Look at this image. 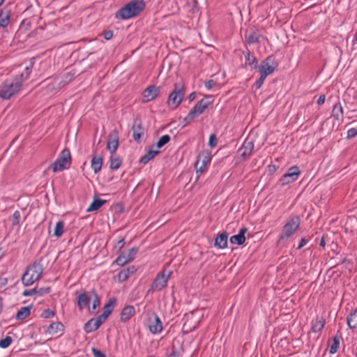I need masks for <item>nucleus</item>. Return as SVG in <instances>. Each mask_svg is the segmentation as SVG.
Returning a JSON list of instances; mask_svg holds the SVG:
<instances>
[{
	"label": "nucleus",
	"mask_w": 357,
	"mask_h": 357,
	"mask_svg": "<svg viewBox=\"0 0 357 357\" xmlns=\"http://www.w3.org/2000/svg\"><path fill=\"white\" fill-rule=\"evenodd\" d=\"M332 116L337 121H342L343 109L340 103H337L333 106L332 110Z\"/></svg>",
	"instance_id": "4be33fe9"
},
{
	"label": "nucleus",
	"mask_w": 357,
	"mask_h": 357,
	"mask_svg": "<svg viewBox=\"0 0 357 357\" xmlns=\"http://www.w3.org/2000/svg\"><path fill=\"white\" fill-rule=\"evenodd\" d=\"M325 325V320L323 317L317 318L315 321L312 322V330L313 332H319L324 328Z\"/></svg>",
	"instance_id": "473e14b6"
},
{
	"label": "nucleus",
	"mask_w": 357,
	"mask_h": 357,
	"mask_svg": "<svg viewBox=\"0 0 357 357\" xmlns=\"http://www.w3.org/2000/svg\"><path fill=\"white\" fill-rule=\"evenodd\" d=\"M135 314V309L132 305L125 306L120 314V319L122 322H126Z\"/></svg>",
	"instance_id": "f3484780"
},
{
	"label": "nucleus",
	"mask_w": 357,
	"mask_h": 357,
	"mask_svg": "<svg viewBox=\"0 0 357 357\" xmlns=\"http://www.w3.org/2000/svg\"><path fill=\"white\" fill-rule=\"evenodd\" d=\"M253 149V142L250 140L246 139L243 142L242 146L238 149V153L241 157L245 160L252 154Z\"/></svg>",
	"instance_id": "f8f14e48"
},
{
	"label": "nucleus",
	"mask_w": 357,
	"mask_h": 357,
	"mask_svg": "<svg viewBox=\"0 0 357 357\" xmlns=\"http://www.w3.org/2000/svg\"><path fill=\"white\" fill-rule=\"evenodd\" d=\"M136 271L134 266L130 267L126 269L121 271L118 274V278L120 281L126 280L131 274H133Z\"/></svg>",
	"instance_id": "393cba45"
},
{
	"label": "nucleus",
	"mask_w": 357,
	"mask_h": 357,
	"mask_svg": "<svg viewBox=\"0 0 357 357\" xmlns=\"http://www.w3.org/2000/svg\"><path fill=\"white\" fill-rule=\"evenodd\" d=\"M247 231L248 229L246 227L241 228L238 234L231 236L230 243L238 245H243L245 241V234Z\"/></svg>",
	"instance_id": "2eb2a0df"
},
{
	"label": "nucleus",
	"mask_w": 357,
	"mask_h": 357,
	"mask_svg": "<svg viewBox=\"0 0 357 357\" xmlns=\"http://www.w3.org/2000/svg\"><path fill=\"white\" fill-rule=\"evenodd\" d=\"M149 328L153 334L158 333L162 331V323L156 314L154 315L153 320L151 319H149Z\"/></svg>",
	"instance_id": "dca6fc26"
},
{
	"label": "nucleus",
	"mask_w": 357,
	"mask_h": 357,
	"mask_svg": "<svg viewBox=\"0 0 357 357\" xmlns=\"http://www.w3.org/2000/svg\"><path fill=\"white\" fill-rule=\"evenodd\" d=\"M228 236L227 232H222L217 236L215 239V246L218 248H225L227 246Z\"/></svg>",
	"instance_id": "6ab92c4d"
},
{
	"label": "nucleus",
	"mask_w": 357,
	"mask_h": 357,
	"mask_svg": "<svg viewBox=\"0 0 357 357\" xmlns=\"http://www.w3.org/2000/svg\"><path fill=\"white\" fill-rule=\"evenodd\" d=\"M4 0H0V6L3 3Z\"/></svg>",
	"instance_id": "338daca9"
},
{
	"label": "nucleus",
	"mask_w": 357,
	"mask_h": 357,
	"mask_svg": "<svg viewBox=\"0 0 357 357\" xmlns=\"http://www.w3.org/2000/svg\"><path fill=\"white\" fill-rule=\"evenodd\" d=\"M347 321L350 328H357V309L349 314L347 319Z\"/></svg>",
	"instance_id": "c756f323"
},
{
	"label": "nucleus",
	"mask_w": 357,
	"mask_h": 357,
	"mask_svg": "<svg viewBox=\"0 0 357 357\" xmlns=\"http://www.w3.org/2000/svg\"><path fill=\"white\" fill-rule=\"evenodd\" d=\"M300 224L301 220L298 215L291 217L284 225L282 232L280 235V239L288 238L291 236L299 229Z\"/></svg>",
	"instance_id": "0eeeda50"
},
{
	"label": "nucleus",
	"mask_w": 357,
	"mask_h": 357,
	"mask_svg": "<svg viewBox=\"0 0 357 357\" xmlns=\"http://www.w3.org/2000/svg\"><path fill=\"white\" fill-rule=\"evenodd\" d=\"M130 261L126 253H121L116 259V263L119 266H124L128 262Z\"/></svg>",
	"instance_id": "4c0bfd02"
},
{
	"label": "nucleus",
	"mask_w": 357,
	"mask_h": 357,
	"mask_svg": "<svg viewBox=\"0 0 357 357\" xmlns=\"http://www.w3.org/2000/svg\"><path fill=\"white\" fill-rule=\"evenodd\" d=\"M63 227L64 223L63 221L57 222L54 227V236L57 238L61 237L63 234Z\"/></svg>",
	"instance_id": "c9c22d12"
},
{
	"label": "nucleus",
	"mask_w": 357,
	"mask_h": 357,
	"mask_svg": "<svg viewBox=\"0 0 357 357\" xmlns=\"http://www.w3.org/2000/svg\"><path fill=\"white\" fill-rule=\"evenodd\" d=\"M102 165V158L100 156L94 155L91 159V168L95 174L98 173Z\"/></svg>",
	"instance_id": "5701e85b"
},
{
	"label": "nucleus",
	"mask_w": 357,
	"mask_h": 357,
	"mask_svg": "<svg viewBox=\"0 0 357 357\" xmlns=\"http://www.w3.org/2000/svg\"><path fill=\"white\" fill-rule=\"evenodd\" d=\"M43 273V267L38 263H33L26 267L22 277V282L24 286H30L38 280Z\"/></svg>",
	"instance_id": "7ed1b4c3"
},
{
	"label": "nucleus",
	"mask_w": 357,
	"mask_h": 357,
	"mask_svg": "<svg viewBox=\"0 0 357 357\" xmlns=\"http://www.w3.org/2000/svg\"><path fill=\"white\" fill-rule=\"evenodd\" d=\"M10 10L3 8L0 11V27H6L10 22Z\"/></svg>",
	"instance_id": "a211bd4d"
},
{
	"label": "nucleus",
	"mask_w": 357,
	"mask_h": 357,
	"mask_svg": "<svg viewBox=\"0 0 357 357\" xmlns=\"http://www.w3.org/2000/svg\"><path fill=\"white\" fill-rule=\"evenodd\" d=\"M71 155L69 149H63L58 158L50 165L54 172H61L70 167Z\"/></svg>",
	"instance_id": "39448f33"
},
{
	"label": "nucleus",
	"mask_w": 357,
	"mask_h": 357,
	"mask_svg": "<svg viewBox=\"0 0 357 357\" xmlns=\"http://www.w3.org/2000/svg\"><path fill=\"white\" fill-rule=\"evenodd\" d=\"M215 82L212 79H209L205 82V87L208 89H211L213 87Z\"/></svg>",
	"instance_id": "6e6d98bb"
},
{
	"label": "nucleus",
	"mask_w": 357,
	"mask_h": 357,
	"mask_svg": "<svg viewBox=\"0 0 357 357\" xmlns=\"http://www.w3.org/2000/svg\"><path fill=\"white\" fill-rule=\"evenodd\" d=\"M92 352L94 357H106V356L102 351L95 348L92 349Z\"/></svg>",
	"instance_id": "864d4df0"
},
{
	"label": "nucleus",
	"mask_w": 357,
	"mask_h": 357,
	"mask_svg": "<svg viewBox=\"0 0 357 357\" xmlns=\"http://www.w3.org/2000/svg\"><path fill=\"white\" fill-rule=\"evenodd\" d=\"M12 338L10 336H6L3 339L0 340V347L2 349H6L12 343Z\"/></svg>",
	"instance_id": "ea45409f"
},
{
	"label": "nucleus",
	"mask_w": 357,
	"mask_h": 357,
	"mask_svg": "<svg viewBox=\"0 0 357 357\" xmlns=\"http://www.w3.org/2000/svg\"><path fill=\"white\" fill-rule=\"evenodd\" d=\"M118 245L120 248H122L124 245V240L122 238L118 241Z\"/></svg>",
	"instance_id": "e2e57ef3"
},
{
	"label": "nucleus",
	"mask_w": 357,
	"mask_h": 357,
	"mask_svg": "<svg viewBox=\"0 0 357 357\" xmlns=\"http://www.w3.org/2000/svg\"><path fill=\"white\" fill-rule=\"evenodd\" d=\"M3 306V298L1 297H0V313L2 312Z\"/></svg>",
	"instance_id": "0e129e2a"
},
{
	"label": "nucleus",
	"mask_w": 357,
	"mask_h": 357,
	"mask_svg": "<svg viewBox=\"0 0 357 357\" xmlns=\"http://www.w3.org/2000/svg\"><path fill=\"white\" fill-rule=\"evenodd\" d=\"M356 40L357 41V31H356Z\"/></svg>",
	"instance_id": "774afa93"
},
{
	"label": "nucleus",
	"mask_w": 357,
	"mask_h": 357,
	"mask_svg": "<svg viewBox=\"0 0 357 357\" xmlns=\"http://www.w3.org/2000/svg\"><path fill=\"white\" fill-rule=\"evenodd\" d=\"M266 77L261 75L259 79L255 83V86L256 88L258 89L259 88H261V86H262L263 83H264V79H266Z\"/></svg>",
	"instance_id": "603ef678"
},
{
	"label": "nucleus",
	"mask_w": 357,
	"mask_h": 357,
	"mask_svg": "<svg viewBox=\"0 0 357 357\" xmlns=\"http://www.w3.org/2000/svg\"><path fill=\"white\" fill-rule=\"evenodd\" d=\"M20 213L18 211H15L13 214L12 224L16 226L20 222Z\"/></svg>",
	"instance_id": "79ce46f5"
},
{
	"label": "nucleus",
	"mask_w": 357,
	"mask_h": 357,
	"mask_svg": "<svg viewBox=\"0 0 357 357\" xmlns=\"http://www.w3.org/2000/svg\"><path fill=\"white\" fill-rule=\"evenodd\" d=\"M196 98V93L195 92H192L189 96H188V100L190 102H192Z\"/></svg>",
	"instance_id": "bf43d9fd"
},
{
	"label": "nucleus",
	"mask_w": 357,
	"mask_h": 357,
	"mask_svg": "<svg viewBox=\"0 0 357 357\" xmlns=\"http://www.w3.org/2000/svg\"><path fill=\"white\" fill-rule=\"evenodd\" d=\"M103 36H104L105 40H110L113 36L112 31L109 30V31H105L103 33Z\"/></svg>",
	"instance_id": "5fc2aeb1"
},
{
	"label": "nucleus",
	"mask_w": 357,
	"mask_h": 357,
	"mask_svg": "<svg viewBox=\"0 0 357 357\" xmlns=\"http://www.w3.org/2000/svg\"><path fill=\"white\" fill-rule=\"evenodd\" d=\"M34 294H36V287L32 289H26L24 290L22 293V295L24 296H31Z\"/></svg>",
	"instance_id": "3c124183"
},
{
	"label": "nucleus",
	"mask_w": 357,
	"mask_h": 357,
	"mask_svg": "<svg viewBox=\"0 0 357 357\" xmlns=\"http://www.w3.org/2000/svg\"><path fill=\"white\" fill-rule=\"evenodd\" d=\"M137 251H138V249L137 248H132L130 250H129L128 253H126V255H127V256L130 259V260L132 261L134 259Z\"/></svg>",
	"instance_id": "49530a36"
},
{
	"label": "nucleus",
	"mask_w": 357,
	"mask_h": 357,
	"mask_svg": "<svg viewBox=\"0 0 357 357\" xmlns=\"http://www.w3.org/2000/svg\"><path fill=\"white\" fill-rule=\"evenodd\" d=\"M202 160V165L201 166L199 167V171L200 172H203V169L205 167L207 162H208V158L206 156H204V155L202 154H199L197 158V161H196V163H195V167L197 168V166L200 162V160Z\"/></svg>",
	"instance_id": "e433bc0d"
},
{
	"label": "nucleus",
	"mask_w": 357,
	"mask_h": 357,
	"mask_svg": "<svg viewBox=\"0 0 357 357\" xmlns=\"http://www.w3.org/2000/svg\"><path fill=\"white\" fill-rule=\"evenodd\" d=\"M307 243V241L305 238H302L299 243V245H298L297 249H301L303 246H305Z\"/></svg>",
	"instance_id": "13d9d810"
},
{
	"label": "nucleus",
	"mask_w": 357,
	"mask_h": 357,
	"mask_svg": "<svg viewBox=\"0 0 357 357\" xmlns=\"http://www.w3.org/2000/svg\"><path fill=\"white\" fill-rule=\"evenodd\" d=\"M324 101H325V96H324V95H321V96H320L319 97V98L317 99V104H318L319 105H323V104H324Z\"/></svg>",
	"instance_id": "4d7b16f0"
},
{
	"label": "nucleus",
	"mask_w": 357,
	"mask_h": 357,
	"mask_svg": "<svg viewBox=\"0 0 357 357\" xmlns=\"http://www.w3.org/2000/svg\"><path fill=\"white\" fill-rule=\"evenodd\" d=\"M63 328L64 326L61 322H54L48 326L46 333L51 335H55L57 334L58 333H61L63 331Z\"/></svg>",
	"instance_id": "412c9836"
},
{
	"label": "nucleus",
	"mask_w": 357,
	"mask_h": 357,
	"mask_svg": "<svg viewBox=\"0 0 357 357\" xmlns=\"http://www.w3.org/2000/svg\"><path fill=\"white\" fill-rule=\"evenodd\" d=\"M33 60H34V58H31V63H30V66H26L25 68V71H26V77L24 78V80L26 79L29 75H30L31 73V69L33 68Z\"/></svg>",
	"instance_id": "8fccbe9b"
},
{
	"label": "nucleus",
	"mask_w": 357,
	"mask_h": 357,
	"mask_svg": "<svg viewBox=\"0 0 357 357\" xmlns=\"http://www.w3.org/2000/svg\"><path fill=\"white\" fill-rule=\"evenodd\" d=\"M92 293L94 296V298L93 300V303H92V309L96 310L98 307L100 306V301H99L98 296L97 294L96 293V291H93Z\"/></svg>",
	"instance_id": "c03bdc74"
},
{
	"label": "nucleus",
	"mask_w": 357,
	"mask_h": 357,
	"mask_svg": "<svg viewBox=\"0 0 357 357\" xmlns=\"http://www.w3.org/2000/svg\"><path fill=\"white\" fill-rule=\"evenodd\" d=\"M170 140V137L168 135H162L159 138L156 143V146L158 148H161L164 145H165L167 143H168Z\"/></svg>",
	"instance_id": "58836bf2"
},
{
	"label": "nucleus",
	"mask_w": 357,
	"mask_h": 357,
	"mask_svg": "<svg viewBox=\"0 0 357 357\" xmlns=\"http://www.w3.org/2000/svg\"><path fill=\"white\" fill-rule=\"evenodd\" d=\"M7 284V278H0V287L4 286Z\"/></svg>",
	"instance_id": "052dcab7"
},
{
	"label": "nucleus",
	"mask_w": 357,
	"mask_h": 357,
	"mask_svg": "<svg viewBox=\"0 0 357 357\" xmlns=\"http://www.w3.org/2000/svg\"><path fill=\"white\" fill-rule=\"evenodd\" d=\"M107 202L106 200L98 198L97 195L93 197V200L89 206L86 208L87 212H91L99 209L104 204Z\"/></svg>",
	"instance_id": "aec40b11"
},
{
	"label": "nucleus",
	"mask_w": 357,
	"mask_h": 357,
	"mask_svg": "<svg viewBox=\"0 0 357 357\" xmlns=\"http://www.w3.org/2000/svg\"><path fill=\"white\" fill-rule=\"evenodd\" d=\"M36 294L39 296H43L50 292V287H36Z\"/></svg>",
	"instance_id": "a19ab883"
},
{
	"label": "nucleus",
	"mask_w": 357,
	"mask_h": 357,
	"mask_svg": "<svg viewBox=\"0 0 357 357\" xmlns=\"http://www.w3.org/2000/svg\"><path fill=\"white\" fill-rule=\"evenodd\" d=\"M95 319L93 318L89 319L84 326V331L86 333H91L96 331L98 327L95 324Z\"/></svg>",
	"instance_id": "72a5a7b5"
},
{
	"label": "nucleus",
	"mask_w": 357,
	"mask_h": 357,
	"mask_svg": "<svg viewBox=\"0 0 357 357\" xmlns=\"http://www.w3.org/2000/svg\"><path fill=\"white\" fill-rule=\"evenodd\" d=\"M357 135V128H350L347 131V138L352 139Z\"/></svg>",
	"instance_id": "09e8293b"
},
{
	"label": "nucleus",
	"mask_w": 357,
	"mask_h": 357,
	"mask_svg": "<svg viewBox=\"0 0 357 357\" xmlns=\"http://www.w3.org/2000/svg\"><path fill=\"white\" fill-rule=\"evenodd\" d=\"M217 144V137L215 134H212L209 137L208 145L211 147H215Z\"/></svg>",
	"instance_id": "de8ad7c7"
},
{
	"label": "nucleus",
	"mask_w": 357,
	"mask_h": 357,
	"mask_svg": "<svg viewBox=\"0 0 357 357\" xmlns=\"http://www.w3.org/2000/svg\"><path fill=\"white\" fill-rule=\"evenodd\" d=\"M54 314V312L52 310L47 309L42 312L41 317L45 319H49L53 317Z\"/></svg>",
	"instance_id": "a18cd8bd"
},
{
	"label": "nucleus",
	"mask_w": 357,
	"mask_h": 357,
	"mask_svg": "<svg viewBox=\"0 0 357 357\" xmlns=\"http://www.w3.org/2000/svg\"><path fill=\"white\" fill-rule=\"evenodd\" d=\"M342 339V335L337 332V333L333 338V344L329 349V353L334 354L337 352L339 348L340 341Z\"/></svg>",
	"instance_id": "a878e982"
},
{
	"label": "nucleus",
	"mask_w": 357,
	"mask_h": 357,
	"mask_svg": "<svg viewBox=\"0 0 357 357\" xmlns=\"http://www.w3.org/2000/svg\"><path fill=\"white\" fill-rule=\"evenodd\" d=\"M144 8V3L142 0H135L129 2L119 9L115 14L117 19L127 20L139 14Z\"/></svg>",
	"instance_id": "f03ea898"
},
{
	"label": "nucleus",
	"mask_w": 357,
	"mask_h": 357,
	"mask_svg": "<svg viewBox=\"0 0 357 357\" xmlns=\"http://www.w3.org/2000/svg\"><path fill=\"white\" fill-rule=\"evenodd\" d=\"M178 352L173 351L167 357H178Z\"/></svg>",
	"instance_id": "680f3d73"
},
{
	"label": "nucleus",
	"mask_w": 357,
	"mask_h": 357,
	"mask_svg": "<svg viewBox=\"0 0 357 357\" xmlns=\"http://www.w3.org/2000/svg\"><path fill=\"white\" fill-rule=\"evenodd\" d=\"M91 301V297L87 296L86 293L80 294L77 298V305L80 310H83L85 307L88 306Z\"/></svg>",
	"instance_id": "b1692460"
},
{
	"label": "nucleus",
	"mask_w": 357,
	"mask_h": 357,
	"mask_svg": "<svg viewBox=\"0 0 357 357\" xmlns=\"http://www.w3.org/2000/svg\"><path fill=\"white\" fill-rule=\"evenodd\" d=\"M159 91V88L155 85H151L148 86L143 91V98L144 99V102H149L158 96Z\"/></svg>",
	"instance_id": "ddd939ff"
},
{
	"label": "nucleus",
	"mask_w": 357,
	"mask_h": 357,
	"mask_svg": "<svg viewBox=\"0 0 357 357\" xmlns=\"http://www.w3.org/2000/svg\"><path fill=\"white\" fill-rule=\"evenodd\" d=\"M119 146V136L118 132L114 130L108 136V140L107 143V149L110 152L112 155L116 153V151Z\"/></svg>",
	"instance_id": "9b49d317"
},
{
	"label": "nucleus",
	"mask_w": 357,
	"mask_h": 357,
	"mask_svg": "<svg viewBox=\"0 0 357 357\" xmlns=\"http://www.w3.org/2000/svg\"><path fill=\"white\" fill-rule=\"evenodd\" d=\"M158 150H149L139 160V162L144 165L148 163L151 159H153L158 153Z\"/></svg>",
	"instance_id": "cd10ccee"
},
{
	"label": "nucleus",
	"mask_w": 357,
	"mask_h": 357,
	"mask_svg": "<svg viewBox=\"0 0 357 357\" xmlns=\"http://www.w3.org/2000/svg\"><path fill=\"white\" fill-rule=\"evenodd\" d=\"M121 159L114 154L112 155L109 158V168L112 170H116L121 165Z\"/></svg>",
	"instance_id": "c85d7f7f"
},
{
	"label": "nucleus",
	"mask_w": 357,
	"mask_h": 357,
	"mask_svg": "<svg viewBox=\"0 0 357 357\" xmlns=\"http://www.w3.org/2000/svg\"><path fill=\"white\" fill-rule=\"evenodd\" d=\"M243 54L245 59V64L248 65L252 68H256L257 61L255 56L252 55L249 50L243 52Z\"/></svg>",
	"instance_id": "bb28decb"
},
{
	"label": "nucleus",
	"mask_w": 357,
	"mask_h": 357,
	"mask_svg": "<svg viewBox=\"0 0 357 357\" xmlns=\"http://www.w3.org/2000/svg\"><path fill=\"white\" fill-rule=\"evenodd\" d=\"M116 303V299L114 298H110L108 303L105 305L103 307V312L102 314H105L107 317L112 313L113 308L114 307Z\"/></svg>",
	"instance_id": "2f4dec72"
},
{
	"label": "nucleus",
	"mask_w": 357,
	"mask_h": 357,
	"mask_svg": "<svg viewBox=\"0 0 357 357\" xmlns=\"http://www.w3.org/2000/svg\"><path fill=\"white\" fill-rule=\"evenodd\" d=\"M107 317L105 314H101L96 318H93L95 319V324H96V326H98L99 328L100 325L107 319Z\"/></svg>",
	"instance_id": "37998d69"
},
{
	"label": "nucleus",
	"mask_w": 357,
	"mask_h": 357,
	"mask_svg": "<svg viewBox=\"0 0 357 357\" xmlns=\"http://www.w3.org/2000/svg\"><path fill=\"white\" fill-rule=\"evenodd\" d=\"M212 102L211 96H206L205 98L198 101L184 119V121L187 122L190 121L203 114L204 110L212 103Z\"/></svg>",
	"instance_id": "423d86ee"
},
{
	"label": "nucleus",
	"mask_w": 357,
	"mask_h": 357,
	"mask_svg": "<svg viewBox=\"0 0 357 357\" xmlns=\"http://www.w3.org/2000/svg\"><path fill=\"white\" fill-rule=\"evenodd\" d=\"M170 274V272H168L167 274H165V271L158 274L156 278L153 280V282L151 285V288L157 291L161 290L166 286Z\"/></svg>",
	"instance_id": "9d476101"
},
{
	"label": "nucleus",
	"mask_w": 357,
	"mask_h": 357,
	"mask_svg": "<svg viewBox=\"0 0 357 357\" xmlns=\"http://www.w3.org/2000/svg\"><path fill=\"white\" fill-rule=\"evenodd\" d=\"M31 306H25L20 308L16 314L17 320H22L30 314Z\"/></svg>",
	"instance_id": "7c9ffc66"
},
{
	"label": "nucleus",
	"mask_w": 357,
	"mask_h": 357,
	"mask_svg": "<svg viewBox=\"0 0 357 357\" xmlns=\"http://www.w3.org/2000/svg\"><path fill=\"white\" fill-rule=\"evenodd\" d=\"M185 95V88L183 84L176 83L173 91L169 93L167 104L168 107L172 109H176L181 104Z\"/></svg>",
	"instance_id": "20e7f679"
},
{
	"label": "nucleus",
	"mask_w": 357,
	"mask_h": 357,
	"mask_svg": "<svg viewBox=\"0 0 357 357\" xmlns=\"http://www.w3.org/2000/svg\"><path fill=\"white\" fill-rule=\"evenodd\" d=\"M301 174V171L297 166L289 167L287 172L280 178V182L282 185H286L296 181Z\"/></svg>",
	"instance_id": "1a4fd4ad"
},
{
	"label": "nucleus",
	"mask_w": 357,
	"mask_h": 357,
	"mask_svg": "<svg viewBox=\"0 0 357 357\" xmlns=\"http://www.w3.org/2000/svg\"><path fill=\"white\" fill-rule=\"evenodd\" d=\"M23 82L22 73L17 75L13 80L3 82L0 86V98L3 100H9L20 91Z\"/></svg>",
	"instance_id": "f257e3e1"
},
{
	"label": "nucleus",
	"mask_w": 357,
	"mask_h": 357,
	"mask_svg": "<svg viewBox=\"0 0 357 357\" xmlns=\"http://www.w3.org/2000/svg\"><path fill=\"white\" fill-rule=\"evenodd\" d=\"M325 241H324V237H322L321 241H320V246L321 247H324L325 246Z\"/></svg>",
	"instance_id": "69168bd1"
},
{
	"label": "nucleus",
	"mask_w": 357,
	"mask_h": 357,
	"mask_svg": "<svg viewBox=\"0 0 357 357\" xmlns=\"http://www.w3.org/2000/svg\"><path fill=\"white\" fill-rule=\"evenodd\" d=\"M260 34L257 31H252L245 35L246 41L249 44H254L259 42Z\"/></svg>",
	"instance_id": "f704fd0d"
},
{
	"label": "nucleus",
	"mask_w": 357,
	"mask_h": 357,
	"mask_svg": "<svg viewBox=\"0 0 357 357\" xmlns=\"http://www.w3.org/2000/svg\"><path fill=\"white\" fill-rule=\"evenodd\" d=\"M278 63L272 56H268L262 61L259 66V71L261 75L267 77L272 74L278 68Z\"/></svg>",
	"instance_id": "6e6552de"
},
{
	"label": "nucleus",
	"mask_w": 357,
	"mask_h": 357,
	"mask_svg": "<svg viewBox=\"0 0 357 357\" xmlns=\"http://www.w3.org/2000/svg\"><path fill=\"white\" fill-rule=\"evenodd\" d=\"M132 131L134 140L139 142L141 137L144 135V128L140 120H135L132 126Z\"/></svg>",
	"instance_id": "4468645a"
}]
</instances>
